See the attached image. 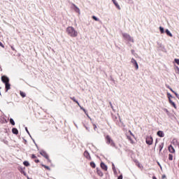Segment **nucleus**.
Listing matches in <instances>:
<instances>
[{"label": "nucleus", "mask_w": 179, "mask_h": 179, "mask_svg": "<svg viewBox=\"0 0 179 179\" xmlns=\"http://www.w3.org/2000/svg\"><path fill=\"white\" fill-rule=\"evenodd\" d=\"M127 138H128V139H131V137H129V136H128Z\"/></svg>", "instance_id": "nucleus-58"}, {"label": "nucleus", "mask_w": 179, "mask_h": 179, "mask_svg": "<svg viewBox=\"0 0 179 179\" xmlns=\"http://www.w3.org/2000/svg\"><path fill=\"white\" fill-rule=\"evenodd\" d=\"M74 124L76 127V128H78V124H76V123H74Z\"/></svg>", "instance_id": "nucleus-55"}, {"label": "nucleus", "mask_w": 179, "mask_h": 179, "mask_svg": "<svg viewBox=\"0 0 179 179\" xmlns=\"http://www.w3.org/2000/svg\"><path fill=\"white\" fill-rule=\"evenodd\" d=\"M131 62L134 65V68H136V69H139V65L135 59L132 58Z\"/></svg>", "instance_id": "nucleus-6"}, {"label": "nucleus", "mask_w": 179, "mask_h": 179, "mask_svg": "<svg viewBox=\"0 0 179 179\" xmlns=\"http://www.w3.org/2000/svg\"><path fill=\"white\" fill-rule=\"evenodd\" d=\"M80 110H83V111H84V113H86V109H85L83 107H82L80 105Z\"/></svg>", "instance_id": "nucleus-33"}, {"label": "nucleus", "mask_w": 179, "mask_h": 179, "mask_svg": "<svg viewBox=\"0 0 179 179\" xmlns=\"http://www.w3.org/2000/svg\"><path fill=\"white\" fill-rule=\"evenodd\" d=\"M167 87H168V89H169V90L171 89V87H170V86H169V85L167 86Z\"/></svg>", "instance_id": "nucleus-54"}, {"label": "nucleus", "mask_w": 179, "mask_h": 179, "mask_svg": "<svg viewBox=\"0 0 179 179\" xmlns=\"http://www.w3.org/2000/svg\"><path fill=\"white\" fill-rule=\"evenodd\" d=\"M10 103H12L13 104V102H10Z\"/></svg>", "instance_id": "nucleus-60"}, {"label": "nucleus", "mask_w": 179, "mask_h": 179, "mask_svg": "<svg viewBox=\"0 0 179 179\" xmlns=\"http://www.w3.org/2000/svg\"><path fill=\"white\" fill-rule=\"evenodd\" d=\"M92 19L94 20H95V22H99L100 21V19H99L97 17H96L95 15H93L92 16Z\"/></svg>", "instance_id": "nucleus-24"}, {"label": "nucleus", "mask_w": 179, "mask_h": 179, "mask_svg": "<svg viewBox=\"0 0 179 179\" xmlns=\"http://www.w3.org/2000/svg\"><path fill=\"white\" fill-rule=\"evenodd\" d=\"M174 62L177 64V65H179V59H175Z\"/></svg>", "instance_id": "nucleus-29"}, {"label": "nucleus", "mask_w": 179, "mask_h": 179, "mask_svg": "<svg viewBox=\"0 0 179 179\" xmlns=\"http://www.w3.org/2000/svg\"><path fill=\"white\" fill-rule=\"evenodd\" d=\"M66 33L70 37H78V31L75 30L73 27H68L66 28Z\"/></svg>", "instance_id": "nucleus-1"}, {"label": "nucleus", "mask_w": 179, "mask_h": 179, "mask_svg": "<svg viewBox=\"0 0 179 179\" xmlns=\"http://www.w3.org/2000/svg\"><path fill=\"white\" fill-rule=\"evenodd\" d=\"M122 178H123L122 174H121L120 176H119L117 177V179H122Z\"/></svg>", "instance_id": "nucleus-40"}, {"label": "nucleus", "mask_w": 179, "mask_h": 179, "mask_svg": "<svg viewBox=\"0 0 179 179\" xmlns=\"http://www.w3.org/2000/svg\"><path fill=\"white\" fill-rule=\"evenodd\" d=\"M93 125H94V131H96L97 126L96 124H93Z\"/></svg>", "instance_id": "nucleus-44"}, {"label": "nucleus", "mask_w": 179, "mask_h": 179, "mask_svg": "<svg viewBox=\"0 0 179 179\" xmlns=\"http://www.w3.org/2000/svg\"><path fill=\"white\" fill-rule=\"evenodd\" d=\"M25 131L28 134V135L30 136V132L29 131V129H27V127H25Z\"/></svg>", "instance_id": "nucleus-34"}, {"label": "nucleus", "mask_w": 179, "mask_h": 179, "mask_svg": "<svg viewBox=\"0 0 179 179\" xmlns=\"http://www.w3.org/2000/svg\"><path fill=\"white\" fill-rule=\"evenodd\" d=\"M105 139L107 145H110L113 148H115V143H114V141L112 140L109 135H106Z\"/></svg>", "instance_id": "nucleus-2"}, {"label": "nucleus", "mask_w": 179, "mask_h": 179, "mask_svg": "<svg viewBox=\"0 0 179 179\" xmlns=\"http://www.w3.org/2000/svg\"><path fill=\"white\" fill-rule=\"evenodd\" d=\"M159 31L161 34H163L164 33V28L163 27H159Z\"/></svg>", "instance_id": "nucleus-23"}, {"label": "nucleus", "mask_w": 179, "mask_h": 179, "mask_svg": "<svg viewBox=\"0 0 179 179\" xmlns=\"http://www.w3.org/2000/svg\"><path fill=\"white\" fill-rule=\"evenodd\" d=\"M157 143V140H156V141H155V146H156Z\"/></svg>", "instance_id": "nucleus-57"}, {"label": "nucleus", "mask_w": 179, "mask_h": 179, "mask_svg": "<svg viewBox=\"0 0 179 179\" xmlns=\"http://www.w3.org/2000/svg\"><path fill=\"white\" fill-rule=\"evenodd\" d=\"M0 94H1V92H0Z\"/></svg>", "instance_id": "nucleus-61"}, {"label": "nucleus", "mask_w": 179, "mask_h": 179, "mask_svg": "<svg viewBox=\"0 0 179 179\" xmlns=\"http://www.w3.org/2000/svg\"><path fill=\"white\" fill-rule=\"evenodd\" d=\"M96 173H97L98 176H99V177H103V173L101 171V170H100L99 168H96Z\"/></svg>", "instance_id": "nucleus-14"}, {"label": "nucleus", "mask_w": 179, "mask_h": 179, "mask_svg": "<svg viewBox=\"0 0 179 179\" xmlns=\"http://www.w3.org/2000/svg\"><path fill=\"white\" fill-rule=\"evenodd\" d=\"M130 132V135H131L132 136H134V134H132V131H129Z\"/></svg>", "instance_id": "nucleus-52"}, {"label": "nucleus", "mask_w": 179, "mask_h": 179, "mask_svg": "<svg viewBox=\"0 0 179 179\" xmlns=\"http://www.w3.org/2000/svg\"><path fill=\"white\" fill-rule=\"evenodd\" d=\"M173 93L176 95V97H177V99H179V94L176 92H173Z\"/></svg>", "instance_id": "nucleus-36"}, {"label": "nucleus", "mask_w": 179, "mask_h": 179, "mask_svg": "<svg viewBox=\"0 0 179 179\" xmlns=\"http://www.w3.org/2000/svg\"><path fill=\"white\" fill-rule=\"evenodd\" d=\"M145 142L147 145H152L153 143V138L151 136H147L145 139Z\"/></svg>", "instance_id": "nucleus-5"}, {"label": "nucleus", "mask_w": 179, "mask_h": 179, "mask_svg": "<svg viewBox=\"0 0 179 179\" xmlns=\"http://www.w3.org/2000/svg\"><path fill=\"white\" fill-rule=\"evenodd\" d=\"M73 6H74V10L75 12H76V13H79L80 14V9L78 8V6H76V5L73 3Z\"/></svg>", "instance_id": "nucleus-13"}, {"label": "nucleus", "mask_w": 179, "mask_h": 179, "mask_svg": "<svg viewBox=\"0 0 179 179\" xmlns=\"http://www.w3.org/2000/svg\"><path fill=\"white\" fill-rule=\"evenodd\" d=\"M10 124H11V125H15V120H13V118H10Z\"/></svg>", "instance_id": "nucleus-27"}, {"label": "nucleus", "mask_w": 179, "mask_h": 179, "mask_svg": "<svg viewBox=\"0 0 179 179\" xmlns=\"http://www.w3.org/2000/svg\"><path fill=\"white\" fill-rule=\"evenodd\" d=\"M157 135L159 136V138H164V132L163 131H158Z\"/></svg>", "instance_id": "nucleus-10"}, {"label": "nucleus", "mask_w": 179, "mask_h": 179, "mask_svg": "<svg viewBox=\"0 0 179 179\" xmlns=\"http://www.w3.org/2000/svg\"><path fill=\"white\" fill-rule=\"evenodd\" d=\"M29 179H31V178H29Z\"/></svg>", "instance_id": "nucleus-62"}, {"label": "nucleus", "mask_w": 179, "mask_h": 179, "mask_svg": "<svg viewBox=\"0 0 179 179\" xmlns=\"http://www.w3.org/2000/svg\"><path fill=\"white\" fill-rule=\"evenodd\" d=\"M167 96L168 99H171V97H173V95H171V94H170L169 92L167 93Z\"/></svg>", "instance_id": "nucleus-31"}, {"label": "nucleus", "mask_w": 179, "mask_h": 179, "mask_svg": "<svg viewBox=\"0 0 179 179\" xmlns=\"http://www.w3.org/2000/svg\"><path fill=\"white\" fill-rule=\"evenodd\" d=\"M112 1L113 2L114 5L116 6V8H117V9H121V7H120V4H118V3L117 2L116 0H112Z\"/></svg>", "instance_id": "nucleus-15"}, {"label": "nucleus", "mask_w": 179, "mask_h": 179, "mask_svg": "<svg viewBox=\"0 0 179 179\" xmlns=\"http://www.w3.org/2000/svg\"><path fill=\"white\" fill-rule=\"evenodd\" d=\"M169 150L170 153H176V150L174 149V147H173V145H171L169 146Z\"/></svg>", "instance_id": "nucleus-11"}, {"label": "nucleus", "mask_w": 179, "mask_h": 179, "mask_svg": "<svg viewBox=\"0 0 179 179\" xmlns=\"http://www.w3.org/2000/svg\"><path fill=\"white\" fill-rule=\"evenodd\" d=\"M114 174H117V169H113Z\"/></svg>", "instance_id": "nucleus-43"}, {"label": "nucleus", "mask_w": 179, "mask_h": 179, "mask_svg": "<svg viewBox=\"0 0 179 179\" xmlns=\"http://www.w3.org/2000/svg\"><path fill=\"white\" fill-rule=\"evenodd\" d=\"M11 49L13 50V51H15V48H13V46H11Z\"/></svg>", "instance_id": "nucleus-53"}, {"label": "nucleus", "mask_w": 179, "mask_h": 179, "mask_svg": "<svg viewBox=\"0 0 179 179\" xmlns=\"http://www.w3.org/2000/svg\"><path fill=\"white\" fill-rule=\"evenodd\" d=\"M5 89H6V92H7L8 90H10V83H6L5 84Z\"/></svg>", "instance_id": "nucleus-12"}, {"label": "nucleus", "mask_w": 179, "mask_h": 179, "mask_svg": "<svg viewBox=\"0 0 179 179\" xmlns=\"http://www.w3.org/2000/svg\"><path fill=\"white\" fill-rule=\"evenodd\" d=\"M163 148H164V143H162L159 145V152H162V150H163Z\"/></svg>", "instance_id": "nucleus-19"}, {"label": "nucleus", "mask_w": 179, "mask_h": 179, "mask_svg": "<svg viewBox=\"0 0 179 179\" xmlns=\"http://www.w3.org/2000/svg\"><path fill=\"white\" fill-rule=\"evenodd\" d=\"M23 164L25 166V167H29V166H30V163L28 161H24Z\"/></svg>", "instance_id": "nucleus-20"}, {"label": "nucleus", "mask_w": 179, "mask_h": 179, "mask_svg": "<svg viewBox=\"0 0 179 179\" xmlns=\"http://www.w3.org/2000/svg\"><path fill=\"white\" fill-rule=\"evenodd\" d=\"M169 160H170V161L173 160V155H171V154L169 155Z\"/></svg>", "instance_id": "nucleus-28"}, {"label": "nucleus", "mask_w": 179, "mask_h": 179, "mask_svg": "<svg viewBox=\"0 0 179 179\" xmlns=\"http://www.w3.org/2000/svg\"><path fill=\"white\" fill-rule=\"evenodd\" d=\"M171 106H173V107L174 108H177V105H176V103H174V101H171V102H170L169 103Z\"/></svg>", "instance_id": "nucleus-25"}, {"label": "nucleus", "mask_w": 179, "mask_h": 179, "mask_svg": "<svg viewBox=\"0 0 179 179\" xmlns=\"http://www.w3.org/2000/svg\"><path fill=\"white\" fill-rule=\"evenodd\" d=\"M24 141L25 143H27V140L24 139Z\"/></svg>", "instance_id": "nucleus-56"}, {"label": "nucleus", "mask_w": 179, "mask_h": 179, "mask_svg": "<svg viewBox=\"0 0 179 179\" xmlns=\"http://www.w3.org/2000/svg\"><path fill=\"white\" fill-rule=\"evenodd\" d=\"M112 169H113V170L115 169V165H114V164H112Z\"/></svg>", "instance_id": "nucleus-41"}, {"label": "nucleus", "mask_w": 179, "mask_h": 179, "mask_svg": "<svg viewBox=\"0 0 179 179\" xmlns=\"http://www.w3.org/2000/svg\"><path fill=\"white\" fill-rule=\"evenodd\" d=\"M122 36L125 40H127L128 41H131V43H134V38L131 37V36L127 33L122 34Z\"/></svg>", "instance_id": "nucleus-4"}, {"label": "nucleus", "mask_w": 179, "mask_h": 179, "mask_svg": "<svg viewBox=\"0 0 179 179\" xmlns=\"http://www.w3.org/2000/svg\"><path fill=\"white\" fill-rule=\"evenodd\" d=\"M158 166H159L160 169H162V165L160 164V162H157Z\"/></svg>", "instance_id": "nucleus-46"}, {"label": "nucleus", "mask_w": 179, "mask_h": 179, "mask_svg": "<svg viewBox=\"0 0 179 179\" xmlns=\"http://www.w3.org/2000/svg\"><path fill=\"white\" fill-rule=\"evenodd\" d=\"M1 81L3 82V83L6 84V83H9V78H8V76H1Z\"/></svg>", "instance_id": "nucleus-7"}, {"label": "nucleus", "mask_w": 179, "mask_h": 179, "mask_svg": "<svg viewBox=\"0 0 179 179\" xmlns=\"http://www.w3.org/2000/svg\"><path fill=\"white\" fill-rule=\"evenodd\" d=\"M165 33L166 34H167L169 37H173V34H171V32L170 31V30L169 29H166L165 30Z\"/></svg>", "instance_id": "nucleus-17"}, {"label": "nucleus", "mask_w": 179, "mask_h": 179, "mask_svg": "<svg viewBox=\"0 0 179 179\" xmlns=\"http://www.w3.org/2000/svg\"><path fill=\"white\" fill-rule=\"evenodd\" d=\"M164 111H166V113H169V110H167V108H164Z\"/></svg>", "instance_id": "nucleus-49"}, {"label": "nucleus", "mask_w": 179, "mask_h": 179, "mask_svg": "<svg viewBox=\"0 0 179 179\" xmlns=\"http://www.w3.org/2000/svg\"><path fill=\"white\" fill-rule=\"evenodd\" d=\"M131 52H134V50H131Z\"/></svg>", "instance_id": "nucleus-59"}, {"label": "nucleus", "mask_w": 179, "mask_h": 179, "mask_svg": "<svg viewBox=\"0 0 179 179\" xmlns=\"http://www.w3.org/2000/svg\"><path fill=\"white\" fill-rule=\"evenodd\" d=\"M109 104H110L111 108H113V103H111V102H110Z\"/></svg>", "instance_id": "nucleus-51"}, {"label": "nucleus", "mask_w": 179, "mask_h": 179, "mask_svg": "<svg viewBox=\"0 0 179 179\" xmlns=\"http://www.w3.org/2000/svg\"><path fill=\"white\" fill-rule=\"evenodd\" d=\"M169 90H171V92H172V93H174V92H176V91L173 90L171 88H170Z\"/></svg>", "instance_id": "nucleus-50"}, {"label": "nucleus", "mask_w": 179, "mask_h": 179, "mask_svg": "<svg viewBox=\"0 0 179 179\" xmlns=\"http://www.w3.org/2000/svg\"><path fill=\"white\" fill-rule=\"evenodd\" d=\"M84 127L87 129V131H88V132H90V127L85 126V124H84Z\"/></svg>", "instance_id": "nucleus-30"}, {"label": "nucleus", "mask_w": 179, "mask_h": 179, "mask_svg": "<svg viewBox=\"0 0 179 179\" xmlns=\"http://www.w3.org/2000/svg\"><path fill=\"white\" fill-rule=\"evenodd\" d=\"M31 159H37V157L36 156V155L32 154L31 155Z\"/></svg>", "instance_id": "nucleus-37"}, {"label": "nucleus", "mask_w": 179, "mask_h": 179, "mask_svg": "<svg viewBox=\"0 0 179 179\" xmlns=\"http://www.w3.org/2000/svg\"><path fill=\"white\" fill-rule=\"evenodd\" d=\"M29 136L31 137V139H32L33 142L35 143L36 148H38V147L37 146V145L36 144V141L34 140L33 137H31V134H30Z\"/></svg>", "instance_id": "nucleus-35"}, {"label": "nucleus", "mask_w": 179, "mask_h": 179, "mask_svg": "<svg viewBox=\"0 0 179 179\" xmlns=\"http://www.w3.org/2000/svg\"><path fill=\"white\" fill-rule=\"evenodd\" d=\"M40 155L41 156H43V157H45V159H48V162H51V160H50V157H48V154H47V152L44 150H41L39 152Z\"/></svg>", "instance_id": "nucleus-3"}, {"label": "nucleus", "mask_w": 179, "mask_h": 179, "mask_svg": "<svg viewBox=\"0 0 179 179\" xmlns=\"http://www.w3.org/2000/svg\"><path fill=\"white\" fill-rule=\"evenodd\" d=\"M169 103H171L173 101V100H171V98L169 99Z\"/></svg>", "instance_id": "nucleus-48"}, {"label": "nucleus", "mask_w": 179, "mask_h": 179, "mask_svg": "<svg viewBox=\"0 0 179 179\" xmlns=\"http://www.w3.org/2000/svg\"><path fill=\"white\" fill-rule=\"evenodd\" d=\"M90 164L92 167V169H96V164L94 163V162H91Z\"/></svg>", "instance_id": "nucleus-22"}, {"label": "nucleus", "mask_w": 179, "mask_h": 179, "mask_svg": "<svg viewBox=\"0 0 179 179\" xmlns=\"http://www.w3.org/2000/svg\"><path fill=\"white\" fill-rule=\"evenodd\" d=\"M84 156L85 157H86V159H88V160H92V157H90V154L89 153V152H87V150H85L84 152Z\"/></svg>", "instance_id": "nucleus-9"}, {"label": "nucleus", "mask_w": 179, "mask_h": 179, "mask_svg": "<svg viewBox=\"0 0 179 179\" xmlns=\"http://www.w3.org/2000/svg\"><path fill=\"white\" fill-rule=\"evenodd\" d=\"M42 167H44V169H46V170H51V169H50V166H47V165H44V164H42Z\"/></svg>", "instance_id": "nucleus-26"}, {"label": "nucleus", "mask_w": 179, "mask_h": 179, "mask_svg": "<svg viewBox=\"0 0 179 179\" xmlns=\"http://www.w3.org/2000/svg\"><path fill=\"white\" fill-rule=\"evenodd\" d=\"M21 173L24 174V176H26V172L23 170L21 171Z\"/></svg>", "instance_id": "nucleus-39"}, {"label": "nucleus", "mask_w": 179, "mask_h": 179, "mask_svg": "<svg viewBox=\"0 0 179 179\" xmlns=\"http://www.w3.org/2000/svg\"><path fill=\"white\" fill-rule=\"evenodd\" d=\"M35 163H40V160L39 159H35Z\"/></svg>", "instance_id": "nucleus-45"}, {"label": "nucleus", "mask_w": 179, "mask_h": 179, "mask_svg": "<svg viewBox=\"0 0 179 179\" xmlns=\"http://www.w3.org/2000/svg\"><path fill=\"white\" fill-rule=\"evenodd\" d=\"M12 132L14 135H17L19 134V130L14 127L12 129Z\"/></svg>", "instance_id": "nucleus-18"}, {"label": "nucleus", "mask_w": 179, "mask_h": 179, "mask_svg": "<svg viewBox=\"0 0 179 179\" xmlns=\"http://www.w3.org/2000/svg\"><path fill=\"white\" fill-rule=\"evenodd\" d=\"M20 94L21 97H22V98L26 97V93L23 92L22 91L20 92Z\"/></svg>", "instance_id": "nucleus-21"}, {"label": "nucleus", "mask_w": 179, "mask_h": 179, "mask_svg": "<svg viewBox=\"0 0 179 179\" xmlns=\"http://www.w3.org/2000/svg\"><path fill=\"white\" fill-rule=\"evenodd\" d=\"M100 166L101 168L105 171H107V170L108 169V167L107 166V165H106V164H104V162H101Z\"/></svg>", "instance_id": "nucleus-8"}, {"label": "nucleus", "mask_w": 179, "mask_h": 179, "mask_svg": "<svg viewBox=\"0 0 179 179\" xmlns=\"http://www.w3.org/2000/svg\"><path fill=\"white\" fill-rule=\"evenodd\" d=\"M70 99L71 100H73V101H74V103H76V104H78V106H80V104L79 103V101H78V100H76V98H75L74 96H71L70 97Z\"/></svg>", "instance_id": "nucleus-16"}, {"label": "nucleus", "mask_w": 179, "mask_h": 179, "mask_svg": "<svg viewBox=\"0 0 179 179\" xmlns=\"http://www.w3.org/2000/svg\"><path fill=\"white\" fill-rule=\"evenodd\" d=\"M126 2H127L128 3H134L133 0H126Z\"/></svg>", "instance_id": "nucleus-32"}, {"label": "nucleus", "mask_w": 179, "mask_h": 179, "mask_svg": "<svg viewBox=\"0 0 179 179\" xmlns=\"http://www.w3.org/2000/svg\"><path fill=\"white\" fill-rule=\"evenodd\" d=\"M176 69H177L176 73H178V74H179V67H178V66H176Z\"/></svg>", "instance_id": "nucleus-42"}, {"label": "nucleus", "mask_w": 179, "mask_h": 179, "mask_svg": "<svg viewBox=\"0 0 179 179\" xmlns=\"http://www.w3.org/2000/svg\"><path fill=\"white\" fill-rule=\"evenodd\" d=\"M0 47H2V48H4L5 46L3 45V43H2V42L0 41Z\"/></svg>", "instance_id": "nucleus-38"}, {"label": "nucleus", "mask_w": 179, "mask_h": 179, "mask_svg": "<svg viewBox=\"0 0 179 179\" xmlns=\"http://www.w3.org/2000/svg\"><path fill=\"white\" fill-rule=\"evenodd\" d=\"M164 178H166V175H162V179H164Z\"/></svg>", "instance_id": "nucleus-47"}]
</instances>
